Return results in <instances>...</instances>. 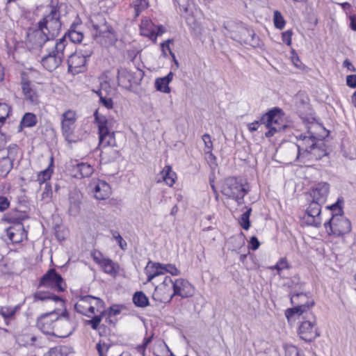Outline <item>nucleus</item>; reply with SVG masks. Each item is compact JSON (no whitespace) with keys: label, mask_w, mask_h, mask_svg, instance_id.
Here are the masks:
<instances>
[{"label":"nucleus","mask_w":356,"mask_h":356,"mask_svg":"<svg viewBox=\"0 0 356 356\" xmlns=\"http://www.w3.org/2000/svg\"><path fill=\"white\" fill-rule=\"evenodd\" d=\"M95 122L98 127L99 146L102 147L117 146L115 137V121L112 118H106L99 115L98 110L94 113Z\"/></svg>","instance_id":"obj_1"},{"label":"nucleus","mask_w":356,"mask_h":356,"mask_svg":"<svg viewBox=\"0 0 356 356\" xmlns=\"http://www.w3.org/2000/svg\"><path fill=\"white\" fill-rule=\"evenodd\" d=\"M93 28V36L104 45H111L117 40L113 29L107 24L106 19L101 15L91 19Z\"/></svg>","instance_id":"obj_2"},{"label":"nucleus","mask_w":356,"mask_h":356,"mask_svg":"<svg viewBox=\"0 0 356 356\" xmlns=\"http://www.w3.org/2000/svg\"><path fill=\"white\" fill-rule=\"evenodd\" d=\"M49 13L38 23V26L44 29V32L53 41L60 33L61 22L59 8L56 6L51 5Z\"/></svg>","instance_id":"obj_3"},{"label":"nucleus","mask_w":356,"mask_h":356,"mask_svg":"<svg viewBox=\"0 0 356 356\" xmlns=\"http://www.w3.org/2000/svg\"><path fill=\"white\" fill-rule=\"evenodd\" d=\"M291 302L293 307L286 310L285 315L287 318L292 317L294 314L302 315L310 312L309 309L314 305L313 300H309L306 293L302 292L293 293L291 297Z\"/></svg>","instance_id":"obj_4"},{"label":"nucleus","mask_w":356,"mask_h":356,"mask_svg":"<svg viewBox=\"0 0 356 356\" xmlns=\"http://www.w3.org/2000/svg\"><path fill=\"white\" fill-rule=\"evenodd\" d=\"M324 226L328 234L337 236L348 234L351 230L350 220L338 213H332V218L325 222Z\"/></svg>","instance_id":"obj_5"},{"label":"nucleus","mask_w":356,"mask_h":356,"mask_svg":"<svg viewBox=\"0 0 356 356\" xmlns=\"http://www.w3.org/2000/svg\"><path fill=\"white\" fill-rule=\"evenodd\" d=\"M303 318L305 320L299 326L298 334L302 340L311 342L320 335L316 317L312 312H309Z\"/></svg>","instance_id":"obj_6"},{"label":"nucleus","mask_w":356,"mask_h":356,"mask_svg":"<svg viewBox=\"0 0 356 356\" xmlns=\"http://www.w3.org/2000/svg\"><path fill=\"white\" fill-rule=\"evenodd\" d=\"M117 71L118 86L127 90H129L133 84H139L144 76V72L140 69L131 72L125 67H120Z\"/></svg>","instance_id":"obj_7"},{"label":"nucleus","mask_w":356,"mask_h":356,"mask_svg":"<svg viewBox=\"0 0 356 356\" xmlns=\"http://www.w3.org/2000/svg\"><path fill=\"white\" fill-rule=\"evenodd\" d=\"M4 220L15 225L7 229V235L9 239L15 243H20L24 237H26V232L21 221L22 218L18 216H13L11 213L4 216Z\"/></svg>","instance_id":"obj_8"},{"label":"nucleus","mask_w":356,"mask_h":356,"mask_svg":"<svg viewBox=\"0 0 356 356\" xmlns=\"http://www.w3.org/2000/svg\"><path fill=\"white\" fill-rule=\"evenodd\" d=\"M54 326V336L63 338L68 337L74 332L76 323L70 318L67 312L65 311L60 316L57 314Z\"/></svg>","instance_id":"obj_9"},{"label":"nucleus","mask_w":356,"mask_h":356,"mask_svg":"<svg viewBox=\"0 0 356 356\" xmlns=\"http://www.w3.org/2000/svg\"><path fill=\"white\" fill-rule=\"evenodd\" d=\"M221 192L228 197L234 199L238 204L242 202L246 193L242 184L234 177H229L225 180Z\"/></svg>","instance_id":"obj_10"},{"label":"nucleus","mask_w":356,"mask_h":356,"mask_svg":"<svg viewBox=\"0 0 356 356\" xmlns=\"http://www.w3.org/2000/svg\"><path fill=\"white\" fill-rule=\"evenodd\" d=\"M278 111L277 108L270 110L261 118V122L268 129V131L265 133L267 138L272 137L276 132L281 131L285 128V126L280 122L281 118L277 115Z\"/></svg>","instance_id":"obj_11"},{"label":"nucleus","mask_w":356,"mask_h":356,"mask_svg":"<svg viewBox=\"0 0 356 356\" xmlns=\"http://www.w3.org/2000/svg\"><path fill=\"white\" fill-rule=\"evenodd\" d=\"M49 42L53 41L44 32V29H40L38 26L37 28L28 29L26 44L29 49H38Z\"/></svg>","instance_id":"obj_12"},{"label":"nucleus","mask_w":356,"mask_h":356,"mask_svg":"<svg viewBox=\"0 0 356 356\" xmlns=\"http://www.w3.org/2000/svg\"><path fill=\"white\" fill-rule=\"evenodd\" d=\"M40 286L51 287L55 290L63 292L66 284L60 275L55 269H49L40 279Z\"/></svg>","instance_id":"obj_13"},{"label":"nucleus","mask_w":356,"mask_h":356,"mask_svg":"<svg viewBox=\"0 0 356 356\" xmlns=\"http://www.w3.org/2000/svg\"><path fill=\"white\" fill-rule=\"evenodd\" d=\"M57 313L55 311L41 315L37 321V327L44 334L53 335Z\"/></svg>","instance_id":"obj_14"},{"label":"nucleus","mask_w":356,"mask_h":356,"mask_svg":"<svg viewBox=\"0 0 356 356\" xmlns=\"http://www.w3.org/2000/svg\"><path fill=\"white\" fill-rule=\"evenodd\" d=\"M231 38L241 43L249 44L254 47L259 45V37L256 35L253 30L245 24L239 30L238 33L236 34L235 36H231Z\"/></svg>","instance_id":"obj_15"},{"label":"nucleus","mask_w":356,"mask_h":356,"mask_svg":"<svg viewBox=\"0 0 356 356\" xmlns=\"http://www.w3.org/2000/svg\"><path fill=\"white\" fill-rule=\"evenodd\" d=\"M173 293L170 295L168 302H170L172 297L179 296L182 298L191 297L194 293V287L188 281L184 279H177L173 284Z\"/></svg>","instance_id":"obj_16"},{"label":"nucleus","mask_w":356,"mask_h":356,"mask_svg":"<svg viewBox=\"0 0 356 356\" xmlns=\"http://www.w3.org/2000/svg\"><path fill=\"white\" fill-rule=\"evenodd\" d=\"M324 203H320L312 200L307 209V217H305L307 224L314 227H319L321 225V206Z\"/></svg>","instance_id":"obj_17"},{"label":"nucleus","mask_w":356,"mask_h":356,"mask_svg":"<svg viewBox=\"0 0 356 356\" xmlns=\"http://www.w3.org/2000/svg\"><path fill=\"white\" fill-rule=\"evenodd\" d=\"M89 187L94 193L95 197L97 200H106L111 193V188L109 184L103 180L93 179L90 182Z\"/></svg>","instance_id":"obj_18"},{"label":"nucleus","mask_w":356,"mask_h":356,"mask_svg":"<svg viewBox=\"0 0 356 356\" xmlns=\"http://www.w3.org/2000/svg\"><path fill=\"white\" fill-rule=\"evenodd\" d=\"M311 142H307V140H305V141L302 140V142L299 144L293 143H288L287 149L293 153L292 158L300 159L302 156V152L309 150L312 147L315 146L316 145V136L314 132H312V137H311Z\"/></svg>","instance_id":"obj_19"},{"label":"nucleus","mask_w":356,"mask_h":356,"mask_svg":"<svg viewBox=\"0 0 356 356\" xmlns=\"http://www.w3.org/2000/svg\"><path fill=\"white\" fill-rule=\"evenodd\" d=\"M92 300V296H81L74 305L76 311L81 314L91 317L95 314V307Z\"/></svg>","instance_id":"obj_20"},{"label":"nucleus","mask_w":356,"mask_h":356,"mask_svg":"<svg viewBox=\"0 0 356 356\" xmlns=\"http://www.w3.org/2000/svg\"><path fill=\"white\" fill-rule=\"evenodd\" d=\"M76 120V116L74 111L68 110L62 115L61 128L63 134L66 138L72 134Z\"/></svg>","instance_id":"obj_21"},{"label":"nucleus","mask_w":356,"mask_h":356,"mask_svg":"<svg viewBox=\"0 0 356 356\" xmlns=\"http://www.w3.org/2000/svg\"><path fill=\"white\" fill-rule=\"evenodd\" d=\"M326 155L327 152L325 149L316 144L315 146L312 147L309 150L302 152L300 158L302 159V162L306 163H312L314 161H318Z\"/></svg>","instance_id":"obj_22"},{"label":"nucleus","mask_w":356,"mask_h":356,"mask_svg":"<svg viewBox=\"0 0 356 356\" xmlns=\"http://www.w3.org/2000/svg\"><path fill=\"white\" fill-rule=\"evenodd\" d=\"M87 60L75 52L69 56L67 60L68 71L73 74H76L86 70Z\"/></svg>","instance_id":"obj_23"},{"label":"nucleus","mask_w":356,"mask_h":356,"mask_svg":"<svg viewBox=\"0 0 356 356\" xmlns=\"http://www.w3.org/2000/svg\"><path fill=\"white\" fill-rule=\"evenodd\" d=\"M329 191L330 185L326 182H321L313 187L310 195L312 197V200L320 203H325L327 200Z\"/></svg>","instance_id":"obj_24"},{"label":"nucleus","mask_w":356,"mask_h":356,"mask_svg":"<svg viewBox=\"0 0 356 356\" xmlns=\"http://www.w3.org/2000/svg\"><path fill=\"white\" fill-rule=\"evenodd\" d=\"M62 60L59 56H56L54 52L49 51L42 58L41 64L47 70L52 72L61 64Z\"/></svg>","instance_id":"obj_25"},{"label":"nucleus","mask_w":356,"mask_h":356,"mask_svg":"<svg viewBox=\"0 0 356 356\" xmlns=\"http://www.w3.org/2000/svg\"><path fill=\"white\" fill-rule=\"evenodd\" d=\"M163 264L149 261L145 268V272L147 276V281L151 282L154 277L163 275Z\"/></svg>","instance_id":"obj_26"},{"label":"nucleus","mask_w":356,"mask_h":356,"mask_svg":"<svg viewBox=\"0 0 356 356\" xmlns=\"http://www.w3.org/2000/svg\"><path fill=\"white\" fill-rule=\"evenodd\" d=\"M22 90L26 101L33 105H37L39 103V96L34 87L29 82H23L22 83Z\"/></svg>","instance_id":"obj_27"},{"label":"nucleus","mask_w":356,"mask_h":356,"mask_svg":"<svg viewBox=\"0 0 356 356\" xmlns=\"http://www.w3.org/2000/svg\"><path fill=\"white\" fill-rule=\"evenodd\" d=\"M140 31L142 35L149 38L155 42V35L153 34L154 31H155V25L151 19L147 17H144L141 19Z\"/></svg>","instance_id":"obj_28"},{"label":"nucleus","mask_w":356,"mask_h":356,"mask_svg":"<svg viewBox=\"0 0 356 356\" xmlns=\"http://www.w3.org/2000/svg\"><path fill=\"white\" fill-rule=\"evenodd\" d=\"M73 171L74 172V177L82 179L89 177L93 173L94 168L87 163H80L73 167Z\"/></svg>","instance_id":"obj_29"},{"label":"nucleus","mask_w":356,"mask_h":356,"mask_svg":"<svg viewBox=\"0 0 356 356\" xmlns=\"http://www.w3.org/2000/svg\"><path fill=\"white\" fill-rule=\"evenodd\" d=\"M69 213L73 216H77L81 209V195L77 192L70 193L69 197Z\"/></svg>","instance_id":"obj_30"},{"label":"nucleus","mask_w":356,"mask_h":356,"mask_svg":"<svg viewBox=\"0 0 356 356\" xmlns=\"http://www.w3.org/2000/svg\"><path fill=\"white\" fill-rule=\"evenodd\" d=\"M172 78L173 73L170 72L167 76L156 79L155 81V88L159 91L169 93L170 92V88L168 85L172 80Z\"/></svg>","instance_id":"obj_31"},{"label":"nucleus","mask_w":356,"mask_h":356,"mask_svg":"<svg viewBox=\"0 0 356 356\" xmlns=\"http://www.w3.org/2000/svg\"><path fill=\"white\" fill-rule=\"evenodd\" d=\"M38 122L36 115L33 113H26L20 122L18 127V131L21 132L24 128H30L36 125Z\"/></svg>","instance_id":"obj_32"},{"label":"nucleus","mask_w":356,"mask_h":356,"mask_svg":"<svg viewBox=\"0 0 356 356\" xmlns=\"http://www.w3.org/2000/svg\"><path fill=\"white\" fill-rule=\"evenodd\" d=\"M53 168H54V159L51 156L50 159V163L48 168L44 170H42L38 174L37 176V181L40 185L42 184H46V181L50 179L51 175L53 173Z\"/></svg>","instance_id":"obj_33"},{"label":"nucleus","mask_w":356,"mask_h":356,"mask_svg":"<svg viewBox=\"0 0 356 356\" xmlns=\"http://www.w3.org/2000/svg\"><path fill=\"white\" fill-rule=\"evenodd\" d=\"M52 44V50L51 52H54V54L56 56H59L60 57L61 60H63L64 57V50L65 49L67 42L65 40V35L63 36L62 38L57 40L56 42L54 41L51 42Z\"/></svg>","instance_id":"obj_34"},{"label":"nucleus","mask_w":356,"mask_h":356,"mask_svg":"<svg viewBox=\"0 0 356 356\" xmlns=\"http://www.w3.org/2000/svg\"><path fill=\"white\" fill-rule=\"evenodd\" d=\"M162 179L169 186H172L177 179V175L170 165L165 166L161 172Z\"/></svg>","instance_id":"obj_35"},{"label":"nucleus","mask_w":356,"mask_h":356,"mask_svg":"<svg viewBox=\"0 0 356 356\" xmlns=\"http://www.w3.org/2000/svg\"><path fill=\"white\" fill-rule=\"evenodd\" d=\"M243 25L242 22L229 20L224 22L223 27L232 34L231 36H235Z\"/></svg>","instance_id":"obj_36"},{"label":"nucleus","mask_w":356,"mask_h":356,"mask_svg":"<svg viewBox=\"0 0 356 356\" xmlns=\"http://www.w3.org/2000/svg\"><path fill=\"white\" fill-rule=\"evenodd\" d=\"M97 263L101 266V267L104 269V271L106 273L113 275L116 273L115 265L114 262L110 259L106 258H102L101 260L97 261Z\"/></svg>","instance_id":"obj_37"},{"label":"nucleus","mask_w":356,"mask_h":356,"mask_svg":"<svg viewBox=\"0 0 356 356\" xmlns=\"http://www.w3.org/2000/svg\"><path fill=\"white\" fill-rule=\"evenodd\" d=\"M34 300H54V302L61 301L62 299L53 293L44 291H38L33 296Z\"/></svg>","instance_id":"obj_38"},{"label":"nucleus","mask_w":356,"mask_h":356,"mask_svg":"<svg viewBox=\"0 0 356 356\" xmlns=\"http://www.w3.org/2000/svg\"><path fill=\"white\" fill-rule=\"evenodd\" d=\"M67 35L70 40L74 43L81 42L83 38V33L74 24L71 26Z\"/></svg>","instance_id":"obj_39"},{"label":"nucleus","mask_w":356,"mask_h":356,"mask_svg":"<svg viewBox=\"0 0 356 356\" xmlns=\"http://www.w3.org/2000/svg\"><path fill=\"white\" fill-rule=\"evenodd\" d=\"M134 303L139 307H145L149 305V300L142 291L136 292L133 296Z\"/></svg>","instance_id":"obj_40"},{"label":"nucleus","mask_w":356,"mask_h":356,"mask_svg":"<svg viewBox=\"0 0 356 356\" xmlns=\"http://www.w3.org/2000/svg\"><path fill=\"white\" fill-rule=\"evenodd\" d=\"M17 340L20 345L29 346L35 345L37 337L31 334H25L19 336Z\"/></svg>","instance_id":"obj_41"},{"label":"nucleus","mask_w":356,"mask_h":356,"mask_svg":"<svg viewBox=\"0 0 356 356\" xmlns=\"http://www.w3.org/2000/svg\"><path fill=\"white\" fill-rule=\"evenodd\" d=\"M19 308V305H16L14 307L3 306L0 309V314L6 320L14 316Z\"/></svg>","instance_id":"obj_42"},{"label":"nucleus","mask_w":356,"mask_h":356,"mask_svg":"<svg viewBox=\"0 0 356 356\" xmlns=\"http://www.w3.org/2000/svg\"><path fill=\"white\" fill-rule=\"evenodd\" d=\"M133 6L135 12L134 17H137L143 10L148 8L149 3L147 0H134Z\"/></svg>","instance_id":"obj_43"},{"label":"nucleus","mask_w":356,"mask_h":356,"mask_svg":"<svg viewBox=\"0 0 356 356\" xmlns=\"http://www.w3.org/2000/svg\"><path fill=\"white\" fill-rule=\"evenodd\" d=\"M92 52V45L86 44L81 45L75 51L76 54H79V56L83 57L86 60L90 57Z\"/></svg>","instance_id":"obj_44"},{"label":"nucleus","mask_w":356,"mask_h":356,"mask_svg":"<svg viewBox=\"0 0 356 356\" xmlns=\"http://www.w3.org/2000/svg\"><path fill=\"white\" fill-rule=\"evenodd\" d=\"M103 87L104 86L102 85L101 89L97 91L96 93L99 97V103L104 106L106 108L111 109L113 108V102L111 97H107L106 96L103 95Z\"/></svg>","instance_id":"obj_45"},{"label":"nucleus","mask_w":356,"mask_h":356,"mask_svg":"<svg viewBox=\"0 0 356 356\" xmlns=\"http://www.w3.org/2000/svg\"><path fill=\"white\" fill-rule=\"evenodd\" d=\"M69 348L66 346H56L51 348L48 352L49 356H66Z\"/></svg>","instance_id":"obj_46"},{"label":"nucleus","mask_w":356,"mask_h":356,"mask_svg":"<svg viewBox=\"0 0 356 356\" xmlns=\"http://www.w3.org/2000/svg\"><path fill=\"white\" fill-rule=\"evenodd\" d=\"M106 312H100L99 315L94 314L95 316L92 319L86 321L88 325H90L93 330H97L102 318L106 316Z\"/></svg>","instance_id":"obj_47"},{"label":"nucleus","mask_w":356,"mask_h":356,"mask_svg":"<svg viewBox=\"0 0 356 356\" xmlns=\"http://www.w3.org/2000/svg\"><path fill=\"white\" fill-rule=\"evenodd\" d=\"M252 212V209L249 208L244 212L240 218L239 222L241 226L245 230H248L250 227V216Z\"/></svg>","instance_id":"obj_48"},{"label":"nucleus","mask_w":356,"mask_h":356,"mask_svg":"<svg viewBox=\"0 0 356 356\" xmlns=\"http://www.w3.org/2000/svg\"><path fill=\"white\" fill-rule=\"evenodd\" d=\"M273 22L275 28L282 30L285 26V20L282 17L281 13L275 10L273 14Z\"/></svg>","instance_id":"obj_49"},{"label":"nucleus","mask_w":356,"mask_h":356,"mask_svg":"<svg viewBox=\"0 0 356 356\" xmlns=\"http://www.w3.org/2000/svg\"><path fill=\"white\" fill-rule=\"evenodd\" d=\"M285 356H300L298 348L292 344L286 343L284 345Z\"/></svg>","instance_id":"obj_50"},{"label":"nucleus","mask_w":356,"mask_h":356,"mask_svg":"<svg viewBox=\"0 0 356 356\" xmlns=\"http://www.w3.org/2000/svg\"><path fill=\"white\" fill-rule=\"evenodd\" d=\"M113 238L117 241L122 250H125L127 247V242L123 239L118 231H111Z\"/></svg>","instance_id":"obj_51"},{"label":"nucleus","mask_w":356,"mask_h":356,"mask_svg":"<svg viewBox=\"0 0 356 356\" xmlns=\"http://www.w3.org/2000/svg\"><path fill=\"white\" fill-rule=\"evenodd\" d=\"M202 138L205 145V152L209 153L211 156H213V154H211V150L213 149V143L210 135L208 134H205L202 136Z\"/></svg>","instance_id":"obj_52"},{"label":"nucleus","mask_w":356,"mask_h":356,"mask_svg":"<svg viewBox=\"0 0 356 356\" xmlns=\"http://www.w3.org/2000/svg\"><path fill=\"white\" fill-rule=\"evenodd\" d=\"M289 266L285 258H282L275 266L270 267L272 270H277V273L280 274V272L284 269H287Z\"/></svg>","instance_id":"obj_53"},{"label":"nucleus","mask_w":356,"mask_h":356,"mask_svg":"<svg viewBox=\"0 0 356 356\" xmlns=\"http://www.w3.org/2000/svg\"><path fill=\"white\" fill-rule=\"evenodd\" d=\"M42 200L49 202L52 197L51 186L49 183H46L44 191L41 195Z\"/></svg>","instance_id":"obj_54"},{"label":"nucleus","mask_w":356,"mask_h":356,"mask_svg":"<svg viewBox=\"0 0 356 356\" xmlns=\"http://www.w3.org/2000/svg\"><path fill=\"white\" fill-rule=\"evenodd\" d=\"M163 273H168L172 275H178L180 274L179 270H178L174 264H163Z\"/></svg>","instance_id":"obj_55"},{"label":"nucleus","mask_w":356,"mask_h":356,"mask_svg":"<svg viewBox=\"0 0 356 356\" xmlns=\"http://www.w3.org/2000/svg\"><path fill=\"white\" fill-rule=\"evenodd\" d=\"M96 348L99 356H106V353L110 351V346L105 343L99 342L96 345Z\"/></svg>","instance_id":"obj_56"},{"label":"nucleus","mask_w":356,"mask_h":356,"mask_svg":"<svg viewBox=\"0 0 356 356\" xmlns=\"http://www.w3.org/2000/svg\"><path fill=\"white\" fill-rule=\"evenodd\" d=\"M92 305L95 307V314L99 313L100 312H103L104 310H102L104 307V301L100 299L99 298L92 296Z\"/></svg>","instance_id":"obj_57"},{"label":"nucleus","mask_w":356,"mask_h":356,"mask_svg":"<svg viewBox=\"0 0 356 356\" xmlns=\"http://www.w3.org/2000/svg\"><path fill=\"white\" fill-rule=\"evenodd\" d=\"M120 311L119 305H113L108 310H104L103 312H106V316L111 317L119 314Z\"/></svg>","instance_id":"obj_58"},{"label":"nucleus","mask_w":356,"mask_h":356,"mask_svg":"<svg viewBox=\"0 0 356 356\" xmlns=\"http://www.w3.org/2000/svg\"><path fill=\"white\" fill-rule=\"evenodd\" d=\"M293 32L291 30H287L282 33V39L284 43L288 46L291 44V36Z\"/></svg>","instance_id":"obj_59"},{"label":"nucleus","mask_w":356,"mask_h":356,"mask_svg":"<svg viewBox=\"0 0 356 356\" xmlns=\"http://www.w3.org/2000/svg\"><path fill=\"white\" fill-rule=\"evenodd\" d=\"M10 207V201L6 197L0 195V211H6Z\"/></svg>","instance_id":"obj_60"},{"label":"nucleus","mask_w":356,"mask_h":356,"mask_svg":"<svg viewBox=\"0 0 356 356\" xmlns=\"http://www.w3.org/2000/svg\"><path fill=\"white\" fill-rule=\"evenodd\" d=\"M311 137H312V131L308 130L307 134H300L296 136V138L300 140V143H302V140L305 141V140H307V142H311Z\"/></svg>","instance_id":"obj_61"},{"label":"nucleus","mask_w":356,"mask_h":356,"mask_svg":"<svg viewBox=\"0 0 356 356\" xmlns=\"http://www.w3.org/2000/svg\"><path fill=\"white\" fill-rule=\"evenodd\" d=\"M346 84L350 88H356V74L348 75Z\"/></svg>","instance_id":"obj_62"},{"label":"nucleus","mask_w":356,"mask_h":356,"mask_svg":"<svg viewBox=\"0 0 356 356\" xmlns=\"http://www.w3.org/2000/svg\"><path fill=\"white\" fill-rule=\"evenodd\" d=\"M174 282L170 277L169 276H166L165 278H164V280L162 283V285L160 286V288L159 289V290H162V286L163 287H170L172 286V288H173V284H174Z\"/></svg>","instance_id":"obj_63"},{"label":"nucleus","mask_w":356,"mask_h":356,"mask_svg":"<svg viewBox=\"0 0 356 356\" xmlns=\"http://www.w3.org/2000/svg\"><path fill=\"white\" fill-rule=\"evenodd\" d=\"M250 243L251 245V249L253 250H257L260 245L259 241L256 236H252L250 238Z\"/></svg>","instance_id":"obj_64"}]
</instances>
